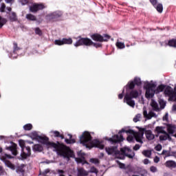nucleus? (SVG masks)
I'll return each mask as SVG.
<instances>
[{
	"mask_svg": "<svg viewBox=\"0 0 176 176\" xmlns=\"http://www.w3.org/2000/svg\"><path fill=\"white\" fill-rule=\"evenodd\" d=\"M76 162L78 163H82V164H89V162L85 160V157L76 158Z\"/></svg>",
	"mask_w": 176,
	"mask_h": 176,
	"instance_id": "nucleus-31",
	"label": "nucleus"
},
{
	"mask_svg": "<svg viewBox=\"0 0 176 176\" xmlns=\"http://www.w3.org/2000/svg\"><path fill=\"white\" fill-rule=\"evenodd\" d=\"M117 163L120 167V168H126V165L119 161H117Z\"/></svg>",
	"mask_w": 176,
	"mask_h": 176,
	"instance_id": "nucleus-51",
	"label": "nucleus"
},
{
	"mask_svg": "<svg viewBox=\"0 0 176 176\" xmlns=\"http://www.w3.org/2000/svg\"><path fill=\"white\" fill-rule=\"evenodd\" d=\"M165 125L167 129L168 134H173L174 133H175V130H176L175 124H165Z\"/></svg>",
	"mask_w": 176,
	"mask_h": 176,
	"instance_id": "nucleus-21",
	"label": "nucleus"
},
{
	"mask_svg": "<svg viewBox=\"0 0 176 176\" xmlns=\"http://www.w3.org/2000/svg\"><path fill=\"white\" fill-rule=\"evenodd\" d=\"M54 137H56L57 138H58L60 137V133L58 132V131H54L52 132Z\"/></svg>",
	"mask_w": 176,
	"mask_h": 176,
	"instance_id": "nucleus-56",
	"label": "nucleus"
},
{
	"mask_svg": "<svg viewBox=\"0 0 176 176\" xmlns=\"http://www.w3.org/2000/svg\"><path fill=\"white\" fill-rule=\"evenodd\" d=\"M140 114H138L137 116H135V117L133 118V122L135 123H137V122H140Z\"/></svg>",
	"mask_w": 176,
	"mask_h": 176,
	"instance_id": "nucleus-55",
	"label": "nucleus"
},
{
	"mask_svg": "<svg viewBox=\"0 0 176 176\" xmlns=\"http://www.w3.org/2000/svg\"><path fill=\"white\" fill-rule=\"evenodd\" d=\"M25 18L28 21H36V16L32 14H27Z\"/></svg>",
	"mask_w": 176,
	"mask_h": 176,
	"instance_id": "nucleus-28",
	"label": "nucleus"
},
{
	"mask_svg": "<svg viewBox=\"0 0 176 176\" xmlns=\"http://www.w3.org/2000/svg\"><path fill=\"white\" fill-rule=\"evenodd\" d=\"M116 46L117 47H118V49H124L126 47V46L124 45V43L121 42L117 43Z\"/></svg>",
	"mask_w": 176,
	"mask_h": 176,
	"instance_id": "nucleus-41",
	"label": "nucleus"
},
{
	"mask_svg": "<svg viewBox=\"0 0 176 176\" xmlns=\"http://www.w3.org/2000/svg\"><path fill=\"white\" fill-rule=\"evenodd\" d=\"M142 85V82H141V78L138 77H135L133 81H129L126 86V90H134V88L136 86H141Z\"/></svg>",
	"mask_w": 176,
	"mask_h": 176,
	"instance_id": "nucleus-8",
	"label": "nucleus"
},
{
	"mask_svg": "<svg viewBox=\"0 0 176 176\" xmlns=\"http://www.w3.org/2000/svg\"><path fill=\"white\" fill-rule=\"evenodd\" d=\"M6 23H8V20L0 16V30L3 27V25H5V24H6Z\"/></svg>",
	"mask_w": 176,
	"mask_h": 176,
	"instance_id": "nucleus-35",
	"label": "nucleus"
},
{
	"mask_svg": "<svg viewBox=\"0 0 176 176\" xmlns=\"http://www.w3.org/2000/svg\"><path fill=\"white\" fill-rule=\"evenodd\" d=\"M162 155H164L165 157H170V151L167 150H163L162 152Z\"/></svg>",
	"mask_w": 176,
	"mask_h": 176,
	"instance_id": "nucleus-38",
	"label": "nucleus"
},
{
	"mask_svg": "<svg viewBox=\"0 0 176 176\" xmlns=\"http://www.w3.org/2000/svg\"><path fill=\"white\" fill-rule=\"evenodd\" d=\"M105 151L108 155H115L118 156V155L120 153V151L118 150V146L106 147Z\"/></svg>",
	"mask_w": 176,
	"mask_h": 176,
	"instance_id": "nucleus-12",
	"label": "nucleus"
},
{
	"mask_svg": "<svg viewBox=\"0 0 176 176\" xmlns=\"http://www.w3.org/2000/svg\"><path fill=\"white\" fill-rule=\"evenodd\" d=\"M13 53H16V52H19L20 50V47L17 45V43H13Z\"/></svg>",
	"mask_w": 176,
	"mask_h": 176,
	"instance_id": "nucleus-40",
	"label": "nucleus"
},
{
	"mask_svg": "<svg viewBox=\"0 0 176 176\" xmlns=\"http://www.w3.org/2000/svg\"><path fill=\"white\" fill-rule=\"evenodd\" d=\"M124 102H126L127 105H129V107H131L132 108H134V107H135V102L133 100L132 98H130V96L127 95L124 96Z\"/></svg>",
	"mask_w": 176,
	"mask_h": 176,
	"instance_id": "nucleus-15",
	"label": "nucleus"
},
{
	"mask_svg": "<svg viewBox=\"0 0 176 176\" xmlns=\"http://www.w3.org/2000/svg\"><path fill=\"white\" fill-rule=\"evenodd\" d=\"M54 44L58 46H63V45H72V38H63L62 40L61 39L55 40Z\"/></svg>",
	"mask_w": 176,
	"mask_h": 176,
	"instance_id": "nucleus-13",
	"label": "nucleus"
},
{
	"mask_svg": "<svg viewBox=\"0 0 176 176\" xmlns=\"http://www.w3.org/2000/svg\"><path fill=\"white\" fill-rule=\"evenodd\" d=\"M159 104L161 109H164V108H166V101H164L163 99H160L159 100Z\"/></svg>",
	"mask_w": 176,
	"mask_h": 176,
	"instance_id": "nucleus-37",
	"label": "nucleus"
},
{
	"mask_svg": "<svg viewBox=\"0 0 176 176\" xmlns=\"http://www.w3.org/2000/svg\"><path fill=\"white\" fill-rule=\"evenodd\" d=\"M122 133H126V134H132L135 140L137 141V142H140L141 144H142V138L144 136L134 131L133 129L126 130L124 129H122L118 132V134H120V135H115L113 138H107L106 140H107V141H109L113 144H118V142H122L124 140V138H123V135H122Z\"/></svg>",
	"mask_w": 176,
	"mask_h": 176,
	"instance_id": "nucleus-3",
	"label": "nucleus"
},
{
	"mask_svg": "<svg viewBox=\"0 0 176 176\" xmlns=\"http://www.w3.org/2000/svg\"><path fill=\"white\" fill-rule=\"evenodd\" d=\"M23 129L25 131H30L32 130V125L31 124H26L23 126Z\"/></svg>",
	"mask_w": 176,
	"mask_h": 176,
	"instance_id": "nucleus-36",
	"label": "nucleus"
},
{
	"mask_svg": "<svg viewBox=\"0 0 176 176\" xmlns=\"http://www.w3.org/2000/svg\"><path fill=\"white\" fill-rule=\"evenodd\" d=\"M150 171L151 173H157V168L156 166H152L150 167Z\"/></svg>",
	"mask_w": 176,
	"mask_h": 176,
	"instance_id": "nucleus-50",
	"label": "nucleus"
},
{
	"mask_svg": "<svg viewBox=\"0 0 176 176\" xmlns=\"http://www.w3.org/2000/svg\"><path fill=\"white\" fill-rule=\"evenodd\" d=\"M19 146H21V149H23V151H24V148H25V143H24V142L20 140L19 141Z\"/></svg>",
	"mask_w": 176,
	"mask_h": 176,
	"instance_id": "nucleus-52",
	"label": "nucleus"
},
{
	"mask_svg": "<svg viewBox=\"0 0 176 176\" xmlns=\"http://www.w3.org/2000/svg\"><path fill=\"white\" fill-rule=\"evenodd\" d=\"M49 173H50V170L45 169V171H43V173L40 172L39 175L46 176V175H47V174H49Z\"/></svg>",
	"mask_w": 176,
	"mask_h": 176,
	"instance_id": "nucleus-46",
	"label": "nucleus"
},
{
	"mask_svg": "<svg viewBox=\"0 0 176 176\" xmlns=\"http://www.w3.org/2000/svg\"><path fill=\"white\" fill-rule=\"evenodd\" d=\"M80 142L83 146H86L88 149L91 148H99V149H104V145L102 142L95 139L93 140V137L89 131H84L80 137Z\"/></svg>",
	"mask_w": 176,
	"mask_h": 176,
	"instance_id": "nucleus-2",
	"label": "nucleus"
},
{
	"mask_svg": "<svg viewBox=\"0 0 176 176\" xmlns=\"http://www.w3.org/2000/svg\"><path fill=\"white\" fill-rule=\"evenodd\" d=\"M139 129V132H136L138 133H140L141 135H143L144 136V134L146 131H148V130H146V129L145 128H138Z\"/></svg>",
	"mask_w": 176,
	"mask_h": 176,
	"instance_id": "nucleus-39",
	"label": "nucleus"
},
{
	"mask_svg": "<svg viewBox=\"0 0 176 176\" xmlns=\"http://www.w3.org/2000/svg\"><path fill=\"white\" fill-rule=\"evenodd\" d=\"M144 164H149V160L148 159H144L143 161Z\"/></svg>",
	"mask_w": 176,
	"mask_h": 176,
	"instance_id": "nucleus-63",
	"label": "nucleus"
},
{
	"mask_svg": "<svg viewBox=\"0 0 176 176\" xmlns=\"http://www.w3.org/2000/svg\"><path fill=\"white\" fill-rule=\"evenodd\" d=\"M170 156H173L176 159V151L170 152Z\"/></svg>",
	"mask_w": 176,
	"mask_h": 176,
	"instance_id": "nucleus-64",
	"label": "nucleus"
},
{
	"mask_svg": "<svg viewBox=\"0 0 176 176\" xmlns=\"http://www.w3.org/2000/svg\"><path fill=\"white\" fill-rule=\"evenodd\" d=\"M164 93L166 97H169V101H175L176 102V91L171 87L167 86Z\"/></svg>",
	"mask_w": 176,
	"mask_h": 176,
	"instance_id": "nucleus-7",
	"label": "nucleus"
},
{
	"mask_svg": "<svg viewBox=\"0 0 176 176\" xmlns=\"http://www.w3.org/2000/svg\"><path fill=\"white\" fill-rule=\"evenodd\" d=\"M125 96H128L131 98H138L140 94L137 89H132L129 94H126Z\"/></svg>",
	"mask_w": 176,
	"mask_h": 176,
	"instance_id": "nucleus-22",
	"label": "nucleus"
},
{
	"mask_svg": "<svg viewBox=\"0 0 176 176\" xmlns=\"http://www.w3.org/2000/svg\"><path fill=\"white\" fill-rule=\"evenodd\" d=\"M166 85H160L156 89V84L147 83L145 85L146 98H153L155 94H159V93H162L163 90H166Z\"/></svg>",
	"mask_w": 176,
	"mask_h": 176,
	"instance_id": "nucleus-4",
	"label": "nucleus"
},
{
	"mask_svg": "<svg viewBox=\"0 0 176 176\" xmlns=\"http://www.w3.org/2000/svg\"><path fill=\"white\" fill-rule=\"evenodd\" d=\"M135 173L136 174H140V175L141 176H145L146 175V174H148V171L146 170V169H144V168L139 166L135 168Z\"/></svg>",
	"mask_w": 176,
	"mask_h": 176,
	"instance_id": "nucleus-18",
	"label": "nucleus"
},
{
	"mask_svg": "<svg viewBox=\"0 0 176 176\" xmlns=\"http://www.w3.org/2000/svg\"><path fill=\"white\" fill-rule=\"evenodd\" d=\"M142 155H144L146 157H151V156H152V151L149 150H144L142 151Z\"/></svg>",
	"mask_w": 176,
	"mask_h": 176,
	"instance_id": "nucleus-34",
	"label": "nucleus"
},
{
	"mask_svg": "<svg viewBox=\"0 0 176 176\" xmlns=\"http://www.w3.org/2000/svg\"><path fill=\"white\" fill-rule=\"evenodd\" d=\"M35 137L36 140H37L41 144L47 145V146H52V148H54L59 156H62L65 159L74 157L75 154H74V151H72L69 147L59 143V142H57V143L50 142H49V138L46 136H41L38 134H36Z\"/></svg>",
	"mask_w": 176,
	"mask_h": 176,
	"instance_id": "nucleus-1",
	"label": "nucleus"
},
{
	"mask_svg": "<svg viewBox=\"0 0 176 176\" xmlns=\"http://www.w3.org/2000/svg\"><path fill=\"white\" fill-rule=\"evenodd\" d=\"M90 162L94 163V164H98V163H100V160L97 158H91L90 159Z\"/></svg>",
	"mask_w": 176,
	"mask_h": 176,
	"instance_id": "nucleus-45",
	"label": "nucleus"
},
{
	"mask_svg": "<svg viewBox=\"0 0 176 176\" xmlns=\"http://www.w3.org/2000/svg\"><path fill=\"white\" fill-rule=\"evenodd\" d=\"M89 173H95L97 174L98 173V170H97L96 168L94 166L91 167Z\"/></svg>",
	"mask_w": 176,
	"mask_h": 176,
	"instance_id": "nucleus-53",
	"label": "nucleus"
},
{
	"mask_svg": "<svg viewBox=\"0 0 176 176\" xmlns=\"http://www.w3.org/2000/svg\"><path fill=\"white\" fill-rule=\"evenodd\" d=\"M155 151H157V152H160V151L162 149V144H157L155 147Z\"/></svg>",
	"mask_w": 176,
	"mask_h": 176,
	"instance_id": "nucleus-54",
	"label": "nucleus"
},
{
	"mask_svg": "<svg viewBox=\"0 0 176 176\" xmlns=\"http://www.w3.org/2000/svg\"><path fill=\"white\" fill-rule=\"evenodd\" d=\"M6 3H10V5H13L14 0H5Z\"/></svg>",
	"mask_w": 176,
	"mask_h": 176,
	"instance_id": "nucleus-61",
	"label": "nucleus"
},
{
	"mask_svg": "<svg viewBox=\"0 0 176 176\" xmlns=\"http://www.w3.org/2000/svg\"><path fill=\"white\" fill-rule=\"evenodd\" d=\"M160 162V158L157 156H155L154 158V163H159Z\"/></svg>",
	"mask_w": 176,
	"mask_h": 176,
	"instance_id": "nucleus-60",
	"label": "nucleus"
},
{
	"mask_svg": "<svg viewBox=\"0 0 176 176\" xmlns=\"http://www.w3.org/2000/svg\"><path fill=\"white\" fill-rule=\"evenodd\" d=\"M68 136L69 137V139L65 140L66 144H75V142H76V140H75V139H72V135L68 134Z\"/></svg>",
	"mask_w": 176,
	"mask_h": 176,
	"instance_id": "nucleus-29",
	"label": "nucleus"
},
{
	"mask_svg": "<svg viewBox=\"0 0 176 176\" xmlns=\"http://www.w3.org/2000/svg\"><path fill=\"white\" fill-rule=\"evenodd\" d=\"M143 115H144V118H146V119H148V111L146 110H144Z\"/></svg>",
	"mask_w": 176,
	"mask_h": 176,
	"instance_id": "nucleus-58",
	"label": "nucleus"
},
{
	"mask_svg": "<svg viewBox=\"0 0 176 176\" xmlns=\"http://www.w3.org/2000/svg\"><path fill=\"white\" fill-rule=\"evenodd\" d=\"M126 140L129 142H134V136L133 135H129L126 138Z\"/></svg>",
	"mask_w": 176,
	"mask_h": 176,
	"instance_id": "nucleus-48",
	"label": "nucleus"
},
{
	"mask_svg": "<svg viewBox=\"0 0 176 176\" xmlns=\"http://www.w3.org/2000/svg\"><path fill=\"white\" fill-rule=\"evenodd\" d=\"M124 97V89L122 90V93L118 95L119 100H122Z\"/></svg>",
	"mask_w": 176,
	"mask_h": 176,
	"instance_id": "nucleus-57",
	"label": "nucleus"
},
{
	"mask_svg": "<svg viewBox=\"0 0 176 176\" xmlns=\"http://www.w3.org/2000/svg\"><path fill=\"white\" fill-rule=\"evenodd\" d=\"M44 8L45 5H43V3H34L30 7V12L32 13H36V12H39V10H43Z\"/></svg>",
	"mask_w": 176,
	"mask_h": 176,
	"instance_id": "nucleus-11",
	"label": "nucleus"
},
{
	"mask_svg": "<svg viewBox=\"0 0 176 176\" xmlns=\"http://www.w3.org/2000/svg\"><path fill=\"white\" fill-rule=\"evenodd\" d=\"M63 12L55 11L50 14H48L49 20L50 21H60L61 17H63Z\"/></svg>",
	"mask_w": 176,
	"mask_h": 176,
	"instance_id": "nucleus-9",
	"label": "nucleus"
},
{
	"mask_svg": "<svg viewBox=\"0 0 176 176\" xmlns=\"http://www.w3.org/2000/svg\"><path fill=\"white\" fill-rule=\"evenodd\" d=\"M120 151L122 153L121 154ZM119 154L116 155L117 159H120V160H124V159H126V157H129V159H133L134 156H135V153L133 151V150L130 149L129 148H121Z\"/></svg>",
	"mask_w": 176,
	"mask_h": 176,
	"instance_id": "nucleus-5",
	"label": "nucleus"
},
{
	"mask_svg": "<svg viewBox=\"0 0 176 176\" xmlns=\"http://www.w3.org/2000/svg\"><path fill=\"white\" fill-rule=\"evenodd\" d=\"M21 2L22 5H27V3H28V0H21Z\"/></svg>",
	"mask_w": 176,
	"mask_h": 176,
	"instance_id": "nucleus-62",
	"label": "nucleus"
},
{
	"mask_svg": "<svg viewBox=\"0 0 176 176\" xmlns=\"http://www.w3.org/2000/svg\"><path fill=\"white\" fill-rule=\"evenodd\" d=\"M7 151H10L14 156H17V144L13 143L12 146L6 148Z\"/></svg>",
	"mask_w": 176,
	"mask_h": 176,
	"instance_id": "nucleus-19",
	"label": "nucleus"
},
{
	"mask_svg": "<svg viewBox=\"0 0 176 176\" xmlns=\"http://www.w3.org/2000/svg\"><path fill=\"white\" fill-rule=\"evenodd\" d=\"M151 5L155 8L156 10L159 13H162L163 12V4L162 3H158L157 4V0H149Z\"/></svg>",
	"mask_w": 176,
	"mask_h": 176,
	"instance_id": "nucleus-14",
	"label": "nucleus"
},
{
	"mask_svg": "<svg viewBox=\"0 0 176 176\" xmlns=\"http://www.w3.org/2000/svg\"><path fill=\"white\" fill-rule=\"evenodd\" d=\"M32 148L34 152H42L43 151V146L41 144H34Z\"/></svg>",
	"mask_w": 176,
	"mask_h": 176,
	"instance_id": "nucleus-27",
	"label": "nucleus"
},
{
	"mask_svg": "<svg viewBox=\"0 0 176 176\" xmlns=\"http://www.w3.org/2000/svg\"><path fill=\"white\" fill-rule=\"evenodd\" d=\"M164 135H160V141H167V138L168 137V133L166 131V133H162Z\"/></svg>",
	"mask_w": 176,
	"mask_h": 176,
	"instance_id": "nucleus-33",
	"label": "nucleus"
},
{
	"mask_svg": "<svg viewBox=\"0 0 176 176\" xmlns=\"http://www.w3.org/2000/svg\"><path fill=\"white\" fill-rule=\"evenodd\" d=\"M165 167L173 170V168H176V162L174 160H168L164 163Z\"/></svg>",
	"mask_w": 176,
	"mask_h": 176,
	"instance_id": "nucleus-20",
	"label": "nucleus"
},
{
	"mask_svg": "<svg viewBox=\"0 0 176 176\" xmlns=\"http://www.w3.org/2000/svg\"><path fill=\"white\" fill-rule=\"evenodd\" d=\"M9 19L12 23L17 21V14H16V12H12L11 13H9Z\"/></svg>",
	"mask_w": 176,
	"mask_h": 176,
	"instance_id": "nucleus-26",
	"label": "nucleus"
},
{
	"mask_svg": "<svg viewBox=\"0 0 176 176\" xmlns=\"http://www.w3.org/2000/svg\"><path fill=\"white\" fill-rule=\"evenodd\" d=\"M93 45V41L91 39L86 37L83 38L82 36H78V40L74 44L76 47L78 46H92Z\"/></svg>",
	"mask_w": 176,
	"mask_h": 176,
	"instance_id": "nucleus-6",
	"label": "nucleus"
},
{
	"mask_svg": "<svg viewBox=\"0 0 176 176\" xmlns=\"http://www.w3.org/2000/svg\"><path fill=\"white\" fill-rule=\"evenodd\" d=\"M151 105L153 108V110H154L155 112H159V111H160V109L159 108V104H157V102H156V101H155V100L151 99Z\"/></svg>",
	"mask_w": 176,
	"mask_h": 176,
	"instance_id": "nucleus-24",
	"label": "nucleus"
},
{
	"mask_svg": "<svg viewBox=\"0 0 176 176\" xmlns=\"http://www.w3.org/2000/svg\"><path fill=\"white\" fill-rule=\"evenodd\" d=\"M91 38L96 42H104V36H101V34L98 33H95L91 35Z\"/></svg>",
	"mask_w": 176,
	"mask_h": 176,
	"instance_id": "nucleus-17",
	"label": "nucleus"
},
{
	"mask_svg": "<svg viewBox=\"0 0 176 176\" xmlns=\"http://www.w3.org/2000/svg\"><path fill=\"white\" fill-rule=\"evenodd\" d=\"M156 116V113H155L154 112H153V111H150L149 113H148V118L147 119H152V118H153V117H155Z\"/></svg>",
	"mask_w": 176,
	"mask_h": 176,
	"instance_id": "nucleus-49",
	"label": "nucleus"
},
{
	"mask_svg": "<svg viewBox=\"0 0 176 176\" xmlns=\"http://www.w3.org/2000/svg\"><path fill=\"white\" fill-rule=\"evenodd\" d=\"M21 149V158H19L20 160H25L27 157H30L31 156V147L26 146Z\"/></svg>",
	"mask_w": 176,
	"mask_h": 176,
	"instance_id": "nucleus-10",
	"label": "nucleus"
},
{
	"mask_svg": "<svg viewBox=\"0 0 176 176\" xmlns=\"http://www.w3.org/2000/svg\"><path fill=\"white\" fill-rule=\"evenodd\" d=\"M168 45L170 47L176 48V38H172L168 41Z\"/></svg>",
	"mask_w": 176,
	"mask_h": 176,
	"instance_id": "nucleus-30",
	"label": "nucleus"
},
{
	"mask_svg": "<svg viewBox=\"0 0 176 176\" xmlns=\"http://www.w3.org/2000/svg\"><path fill=\"white\" fill-rule=\"evenodd\" d=\"M146 138L148 140V141H152V140H155V137H156V135L153 134L152 133V131L147 130L145 131Z\"/></svg>",
	"mask_w": 176,
	"mask_h": 176,
	"instance_id": "nucleus-23",
	"label": "nucleus"
},
{
	"mask_svg": "<svg viewBox=\"0 0 176 176\" xmlns=\"http://www.w3.org/2000/svg\"><path fill=\"white\" fill-rule=\"evenodd\" d=\"M92 46H94L96 49H98V47H102V44L100 43H94V42H93Z\"/></svg>",
	"mask_w": 176,
	"mask_h": 176,
	"instance_id": "nucleus-43",
	"label": "nucleus"
},
{
	"mask_svg": "<svg viewBox=\"0 0 176 176\" xmlns=\"http://www.w3.org/2000/svg\"><path fill=\"white\" fill-rule=\"evenodd\" d=\"M6 165L7 166V167H9V168H11V170H15L16 168L14 164H12V162L9 160L6 161Z\"/></svg>",
	"mask_w": 176,
	"mask_h": 176,
	"instance_id": "nucleus-32",
	"label": "nucleus"
},
{
	"mask_svg": "<svg viewBox=\"0 0 176 176\" xmlns=\"http://www.w3.org/2000/svg\"><path fill=\"white\" fill-rule=\"evenodd\" d=\"M34 31L36 35H39V36H42V30L39 28H36Z\"/></svg>",
	"mask_w": 176,
	"mask_h": 176,
	"instance_id": "nucleus-42",
	"label": "nucleus"
},
{
	"mask_svg": "<svg viewBox=\"0 0 176 176\" xmlns=\"http://www.w3.org/2000/svg\"><path fill=\"white\" fill-rule=\"evenodd\" d=\"M111 39V36L108 34H104L103 36V42H108Z\"/></svg>",
	"mask_w": 176,
	"mask_h": 176,
	"instance_id": "nucleus-44",
	"label": "nucleus"
},
{
	"mask_svg": "<svg viewBox=\"0 0 176 176\" xmlns=\"http://www.w3.org/2000/svg\"><path fill=\"white\" fill-rule=\"evenodd\" d=\"M5 9H6V5H5V3H2L1 7L0 8L1 13H5Z\"/></svg>",
	"mask_w": 176,
	"mask_h": 176,
	"instance_id": "nucleus-47",
	"label": "nucleus"
},
{
	"mask_svg": "<svg viewBox=\"0 0 176 176\" xmlns=\"http://www.w3.org/2000/svg\"><path fill=\"white\" fill-rule=\"evenodd\" d=\"M141 148V146L140 144H135V146L133 147V151H138Z\"/></svg>",
	"mask_w": 176,
	"mask_h": 176,
	"instance_id": "nucleus-59",
	"label": "nucleus"
},
{
	"mask_svg": "<svg viewBox=\"0 0 176 176\" xmlns=\"http://www.w3.org/2000/svg\"><path fill=\"white\" fill-rule=\"evenodd\" d=\"M88 175H89V172H87L83 168H80L78 170L77 176H88Z\"/></svg>",
	"mask_w": 176,
	"mask_h": 176,
	"instance_id": "nucleus-25",
	"label": "nucleus"
},
{
	"mask_svg": "<svg viewBox=\"0 0 176 176\" xmlns=\"http://www.w3.org/2000/svg\"><path fill=\"white\" fill-rule=\"evenodd\" d=\"M164 126H157L155 127L154 130V133H155V137L157 138L160 134H166V131H164Z\"/></svg>",
	"mask_w": 176,
	"mask_h": 176,
	"instance_id": "nucleus-16",
	"label": "nucleus"
}]
</instances>
